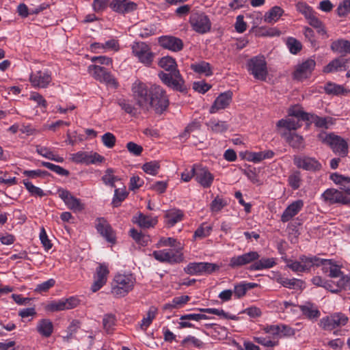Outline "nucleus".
I'll list each match as a JSON object with an SVG mask.
<instances>
[{
	"instance_id": "7c9ffc66",
	"label": "nucleus",
	"mask_w": 350,
	"mask_h": 350,
	"mask_svg": "<svg viewBox=\"0 0 350 350\" xmlns=\"http://www.w3.org/2000/svg\"><path fill=\"white\" fill-rule=\"evenodd\" d=\"M135 222L142 228H149L157 224V219L156 217H152L150 216L139 213L138 217H135Z\"/></svg>"
},
{
	"instance_id": "69168bd1",
	"label": "nucleus",
	"mask_w": 350,
	"mask_h": 350,
	"mask_svg": "<svg viewBox=\"0 0 350 350\" xmlns=\"http://www.w3.org/2000/svg\"><path fill=\"white\" fill-rule=\"evenodd\" d=\"M350 12V0H344L337 8V13L340 16H344Z\"/></svg>"
},
{
	"instance_id": "a19ab883",
	"label": "nucleus",
	"mask_w": 350,
	"mask_h": 350,
	"mask_svg": "<svg viewBox=\"0 0 350 350\" xmlns=\"http://www.w3.org/2000/svg\"><path fill=\"white\" fill-rule=\"evenodd\" d=\"M275 261L273 258H262L258 261L254 262L250 267V270H261L263 269H268L273 267Z\"/></svg>"
},
{
	"instance_id": "dca6fc26",
	"label": "nucleus",
	"mask_w": 350,
	"mask_h": 350,
	"mask_svg": "<svg viewBox=\"0 0 350 350\" xmlns=\"http://www.w3.org/2000/svg\"><path fill=\"white\" fill-rule=\"evenodd\" d=\"M316 66V62L312 59H308L297 66L293 77L298 81H302L310 77Z\"/></svg>"
},
{
	"instance_id": "c756f323",
	"label": "nucleus",
	"mask_w": 350,
	"mask_h": 350,
	"mask_svg": "<svg viewBox=\"0 0 350 350\" xmlns=\"http://www.w3.org/2000/svg\"><path fill=\"white\" fill-rule=\"evenodd\" d=\"M284 10L279 6H273L264 16V21L267 23H274L282 16Z\"/></svg>"
},
{
	"instance_id": "e2e57ef3",
	"label": "nucleus",
	"mask_w": 350,
	"mask_h": 350,
	"mask_svg": "<svg viewBox=\"0 0 350 350\" xmlns=\"http://www.w3.org/2000/svg\"><path fill=\"white\" fill-rule=\"evenodd\" d=\"M287 44L291 53L293 54L297 53L301 49V43L295 38H288Z\"/></svg>"
},
{
	"instance_id": "bb28decb",
	"label": "nucleus",
	"mask_w": 350,
	"mask_h": 350,
	"mask_svg": "<svg viewBox=\"0 0 350 350\" xmlns=\"http://www.w3.org/2000/svg\"><path fill=\"white\" fill-rule=\"evenodd\" d=\"M96 229L98 232L105 237L106 239L111 243H113L115 238L113 231L110 226L103 219H98V224H96Z\"/></svg>"
},
{
	"instance_id": "e433bc0d",
	"label": "nucleus",
	"mask_w": 350,
	"mask_h": 350,
	"mask_svg": "<svg viewBox=\"0 0 350 350\" xmlns=\"http://www.w3.org/2000/svg\"><path fill=\"white\" fill-rule=\"evenodd\" d=\"M191 68L198 74H205L206 76H211L213 74L211 65L206 62H200L192 64Z\"/></svg>"
},
{
	"instance_id": "6e6d98bb",
	"label": "nucleus",
	"mask_w": 350,
	"mask_h": 350,
	"mask_svg": "<svg viewBox=\"0 0 350 350\" xmlns=\"http://www.w3.org/2000/svg\"><path fill=\"white\" fill-rule=\"evenodd\" d=\"M227 205V202L224 199L217 196L210 205L211 211L213 213L219 212L224 206Z\"/></svg>"
},
{
	"instance_id": "aec40b11",
	"label": "nucleus",
	"mask_w": 350,
	"mask_h": 350,
	"mask_svg": "<svg viewBox=\"0 0 350 350\" xmlns=\"http://www.w3.org/2000/svg\"><path fill=\"white\" fill-rule=\"evenodd\" d=\"M109 273V271L107 265L104 263L99 264V266L96 269L95 280L91 287L92 292L95 293L98 291L105 284Z\"/></svg>"
},
{
	"instance_id": "39448f33",
	"label": "nucleus",
	"mask_w": 350,
	"mask_h": 350,
	"mask_svg": "<svg viewBox=\"0 0 350 350\" xmlns=\"http://www.w3.org/2000/svg\"><path fill=\"white\" fill-rule=\"evenodd\" d=\"M249 70L255 79L265 81L268 75L267 63L263 56L252 58L248 63Z\"/></svg>"
},
{
	"instance_id": "423d86ee",
	"label": "nucleus",
	"mask_w": 350,
	"mask_h": 350,
	"mask_svg": "<svg viewBox=\"0 0 350 350\" xmlns=\"http://www.w3.org/2000/svg\"><path fill=\"white\" fill-rule=\"evenodd\" d=\"M132 52L141 63L146 66H150L152 64L154 53L146 43L143 42H134L132 45Z\"/></svg>"
},
{
	"instance_id": "6ab92c4d",
	"label": "nucleus",
	"mask_w": 350,
	"mask_h": 350,
	"mask_svg": "<svg viewBox=\"0 0 350 350\" xmlns=\"http://www.w3.org/2000/svg\"><path fill=\"white\" fill-rule=\"evenodd\" d=\"M232 100V92L227 91L220 94L215 100L213 104L210 108L211 113H215L218 111L227 108Z\"/></svg>"
},
{
	"instance_id": "ea45409f",
	"label": "nucleus",
	"mask_w": 350,
	"mask_h": 350,
	"mask_svg": "<svg viewBox=\"0 0 350 350\" xmlns=\"http://www.w3.org/2000/svg\"><path fill=\"white\" fill-rule=\"evenodd\" d=\"M267 333L272 334L273 335L284 333V335H291L293 331L291 328L285 325H269L265 328Z\"/></svg>"
},
{
	"instance_id": "7ed1b4c3",
	"label": "nucleus",
	"mask_w": 350,
	"mask_h": 350,
	"mask_svg": "<svg viewBox=\"0 0 350 350\" xmlns=\"http://www.w3.org/2000/svg\"><path fill=\"white\" fill-rule=\"evenodd\" d=\"M135 282L132 275H116L111 282V293L116 297H124L133 290Z\"/></svg>"
},
{
	"instance_id": "13d9d810",
	"label": "nucleus",
	"mask_w": 350,
	"mask_h": 350,
	"mask_svg": "<svg viewBox=\"0 0 350 350\" xmlns=\"http://www.w3.org/2000/svg\"><path fill=\"white\" fill-rule=\"evenodd\" d=\"M42 165L62 176H68L69 172L63 167L49 162L42 161Z\"/></svg>"
},
{
	"instance_id": "774afa93",
	"label": "nucleus",
	"mask_w": 350,
	"mask_h": 350,
	"mask_svg": "<svg viewBox=\"0 0 350 350\" xmlns=\"http://www.w3.org/2000/svg\"><path fill=\"white\" fill-rule=\"evenodd\" d=\"M300 182L301 178L299 172H295L288 177V183L290 186L294 189H297L299 187Z\"/></svg>"
},
{
	"instance_id": "4c0bfd02",
	"label": "nucleus",
	"mask_w": 350,
	"mask_h": 350,
	"mask_svg": "<svg viewBox=\"0 0 350 350\" xmlns=\"http://www.w3.org/2000/svg\"><path fill=\"white\" fill-rule=\"evenodd\" d=\"M183 217V213L178 209L170 210L165 214L166 222L171 226L181 221Z\"/></svg>"
},
{
	"instance_id": "a18cd8bd",
	"label": "nucleus",
	"mask_w": 350,
	"mask_h": 350,
	"mask_svg": "<svg viewBox=\"0 0 350 350\" xmlns=\"http://www.w3.org/2000/svg\"><path fill=\"white\" fill-rule=\"evenodd\" d=\"M189 299L190 297L188 295H182L180 297H174L171 303L166 304L165 305H164L163 309L167 310L179 308L183 304H186L187 301H189Z\"/></svg>"
},
{
	"instance_id": "cd10ccee",
	"label": "nucleus",
	"mask_w": 350,
	"mask_h": 350,
	"mask_svg": "<svg viewBox=\"0 0 350 350\" xmlns=\"http://www.w3.org/2000/svg\"><path fill=\"white\" fill-rule=\"evenodd\" d=\"M37 331L44 337H49L53 332V325L51 320L43 319L39 321L36 327Z\"/></svg>"
},
{
	"instance_id": "4be33fe9",
	"label": "nucleus",
	"mask_w": 350,
	"mask_h": 350,
	"mask_svg": "<svg viewBox=\"0 0 350 350\" xmlns=\"http://www.w3.org/2000/svg\"><path fill=\"white\" fill-rule=\"evenodd\" d=\"M159 43L162 47L174 52L180 51L183 48L182 40L174 36H161L159 39Z\"/></svg>"
},
{
	"instance_id": "4468645a",
	"label": "nucleus",
	"mask_w": 350,
	"mask_h": 350,
	"mask_svg": "<svg viewBox=\"0 0 350 350\" xmlns=\"http://www.w3.org/2000/svg\"><path fill=\"white\" fill-rule=\"evenodd\" d=\"M88 70L96 80L116 86V79L104 67L98 65H90L88 67Z\"/></svg>"
},
{
	"instance_id": "603ef678",
	"label": "nucleus",
	"mask_w": 350,
	"mask_h": 350,
	"mask_svg": "<svg viewBox=\"0 0 350 350\" xmlns=\"http://www.w3.org/2000/svg\"><path fill=\"white\" fill-rule=\"evenodd\" d=\"M279 282L286 288H301L304 284V282L301 280L293 278L288 279L282 278L279 280Z\"/></svg>"
},
{
	"instance_id": "a878e982",
	"label": "nucleus",
	"mask_w": 350,
	"mask_h": 350,
	"mask_svg": "<svg viewBox=\"0 0 350 350\" xmlns=\"http://www.w3.org/2000/svg\"><path fill=\"white\" fill-rule=\"evenodd\" d=\"M347 59L344 57H338L333 59L327 66H325L323 72L325 73H330L347 69Z\"/></svg>"
},
{
	"instance_id": "052dcab7",
	"label": "nucleus",
	"mask_w": 350,
	"mask_h": 350,
	"mask_svg": "<svg viewBox=\"0 0 350 350\" xmlns=\"http://www.w3.org/2000/svg\"><path fill=\"white\" fill-rule=\"evenodd\" d=\"M116 139L111 133H106L102 136V142L108 148H112L116 144Z\"/></svg>"
},
{
	"instance_id": "72a5a7b5",
	"label": "nucleus",
	"mask_w": 350,
	"mask_h": 350,
	"mask_svg": "<svg viewBox=\"0 0 350 350\" xmlns=\"http://www.w3.org/2000/svg\"><path fill=\"white\" fill-rule=\"evenodd\" d=\"M299 260L302 265L304 272L309 271L310 268L313 266H319V258L317 256H301L299 257Z\"/></svg>"
},
{
	"instance_id": "20e7f679",
	"label": "nucleus",
	"mask_w": 350,
	"mask_h": 350,
	"mask_svg": "<svg viewBox=\"0 0 350 350\" xmlns=\"http://www.w3.org/2000/svg\"><path fill=\"white\" fill-rule=\"evenodd\" d=\"M296 7L298 12L304 16L309 25L315 28L320 35L327 38V31L325 27L318 18L312 8L303 2H299Z\"/></svg>"
},
{
	"instance_id": "3c124183",
	"label": "nucleus",
	"mask_w": 350,
	"mask_h": 350,
	"mask_svg": "<svg viewBox=\"0 0 350 350\" xmlns=\"http://www.w3.org/2000/svg\"><path fill=\"white\" fill-rule=\"evenodd\" d=\"M116 318L113 314H107L104 316L103 319V325L104 329L109 333L113 329L116 325Z\"/></svg>"
},
{
	"instance_id": "de8ad7c7",
	"label": "nucleus",
	"mask_w": 350,
	"mask_h": 350,
	"mask_svg": "<svg viewBox=\"0 0 350 350\" xmlns=\"http://www.w3.org/2000/svg\"><path fill=\"white\" fill-rule=\"evenodd\" d=\"M198 310L202 312L215 314L219 317H222L224 319H229L232 320L238 319V317H236L235 315H229L223 310H219L217 308H198Z\"/></svg>"
},
{
	"instance_id": "49530a36",
	"label": "nucleus",
	"mask_w": 350,
	"mask_h": 350,
	"mask_svg": "<svg viewBox=\"0 0 350 350\" xmlns=\"http://www.w3.org/2000/svg\"><path fill=\"white\" fill-rule=\"evenodd\" d=\"M157 313V308L151 306L146 314V317H144L140 325V327L143 330H146L148 326L151 324L152 320L155 318L156 314Z\"/></svg>"
},
{
	"instance_id": "0eeeda50",
	"label": "nucleus",
	"mask_w": 350,
	"mask_h": 350,
	"mask_svg": "<svg viewBox=\"0 0 350 350\" xmlns=\"http://www.w3.org/2000/svg\"><path fill=\"white\" fill-rule=\"evenodd\" d=\"M220 266L215 263L211 262H190L184 269L185 271L189 275L211 274L218 271Z\"/></svg>"
},
{
	"instance_id": "c9c22d12",
	"label": "nucleus",
	"mask_w": 350,
	"mask_h": 350,
	"mask_svg": "<svg viewBox=\"0 0 350 350\" xmlns=\"http://www.w3.org/2000/svg\"><path fill=\"white\" fill-rule=\"evenodd\" d=\"M332 51L340 53H350V41L346 40H338L331 44Z\"/></svg>"
},
{
	"instance_id": "473e14b6",
	"label": "nucleus",
	"mask_w": 350,
	"mask_h": 350,
	"mask_svg": "<svg viewBox=\"0 0 350 350\" xmlns=\"http://www.w3.org/2000/svg\"><path fill=\"white\" fill-rule=\"evenodd\" d=\"M36 152L41 156L56 161L59 163H62L64 161V159L59 155H57L53 153L49 148L44 146H41L40 145L36 146Z\"/></svg>"
},
{
	"instance_id": "5701e85b",
	"label": "nucleus",
	"mask_w": 350,
	"mask_h": 350,
	"mask_svg": "<svg viewBox=\"0 0 350 350\" xmlns=\"http://www.w3.org/2000/svg\"><path fill=\"white\" fill-rule=\"evenodd\" d=\"M112 9L121 14L129 13L137 9V4L129 0H113L111 3Z\"/></svg>"
},
{
	"instance_id": "1a4fd4ad",
	"label": "nucleus",
	"mask_w": 350,
	"mask_h": 350,
	"mask_svg": "<svg viewBox=\"0 0 350 350\" xmlns=\"http://www.w3.org/2000/svg\"><path fill=\"white\" fill-rule=\"evenodd\" d=\"M348 320V317L344 314L335 313L321 319L319 325L323 329L331 331L337 327L345 325Z\"/></svg>"
},
{
	"instance_id": "bf43d9fd",
	"label": "nucleus",
	"mask_w": 350,
	"mask_h": 350,
	"mask_svg": "<svg viewBox=\"0 0 350 350\" xmlns=\"http://www.w3.org/2000/svg\"><path fill=\"white\" fill-rule=\"evenodd\" d=\"M212 230L211 226L202 224L195 232L194 237L204 238L208 236Z\"/></svg>"
},
{
	"instance_id": "680f3d73",
	"label": "nucleus",
	"mask_w": 350,
	"mask_h": 350,
	"mask_svg": "<svg viewBox=\"0 0 350 350\" xmlns=\"http://www.w3.org/2000/svg\"><path fill=\"white\" fill-rule=\"evenodd\" d=\"M23 183L26 189L31 193V195L42 197L44 195V191L39 187L34 186L27 180H24Z\"/></svg>"
},
{
	"instance_id": "338daca9",
	"label": "nucleus",
	"mask_w": 350,
	"mask_h": 350,
	"mask_svg": "<svg viewBox=\"0 0 350 350\" xmlns=\"http://www.w3.org/2000/svg\"><path fill=\"white\" fill-rule=\"evenodd\" d=\"M126 148L130 153L135 156L140 155L143 151V148L142 146L138 145L133 142L127 143Z\"/></svg>"
},
{
	"instance_id": "c03bdc74",
	"label": "nucleus",
	"mask_w": 350,
	"mask_h": 350,
	"mask_svg": "<svg viewBox=\"0 0 350 350\" xmlns=\"http://www.w3.org/2000/svg\"><path fill=\"white\" fill-rule=\"evenodd\" d=\"M288 113L289 116L301 118L303 120H310V114L304 112L299 105H295L290 107Z\"/></svg>"
},
{
	"instance_id": "9d476101",
	"label": "nucleus",
	"mask_w": 350,
	"mask_h": 350,
	"mask_svg": "<svg viewBox=\"0 0 350 350\" xmlns=\"http://www.w3.org/2000/svg\"><path fill=\"white\" fill-rule=\"evenodd\" d=\"M190 24L194 31L199 33H205L210 31L211 23L204 13H194L190 17Z\"/></svg>"
},
{
	"instance_id": "a211bd4d",
	"label": "nucleus",
	"mask_w": 350,
	"mask_h": 350,
	"mask_svg": "<svg viewBox=\"0 0 350 350\" xmlns=\"http://www.w3.org/2000/svg\"><path fill=\"white\" fill-rule=\"evenodd\" d=\"M293 162L298 168L308 171H317L321 168V164L313 157L295 156Z\"/></svg>"
},
{
	"instance_id": "f3484780",
	"label": "nucleus",
	"mask_w": 350,
	"mask_h": 350,
	"mask_svg": "<svg viewBox=\"0 0 350 350\" xmlns=\"http://www.w3.org/2000/svg\"><path fill=\"white\" fill-rule=\"evenodd\" d=\"M258 252L252 251L242 255L235 256L230 259L228 266L231 269H237L243 265L250 264L259 258Z\"/></svg>"
},
{
	"instance_id": "f03ea898",
	"label": "nucleus",
	"mask_w": 350,
	"mask_h": 350,
	"mask_svg": "<svg viewBox=\"0 0 350 350\" xmlns=\"http://www.w3.org/2000/svg\"><path fill=\"white\" fill-rule=\"evenodd\" d=\"M159 65L169 73L161 72L159 74L161 80L168 87L174 90L184 92L186 88L185 87V81L181 77L180 72L176 69L177 64L174 59L170 56H165L160 59Z\"/></svg>"
},
{
	"instance_id": "f257e3e1",
	"label": "nucleus",
	"mask_w": 350,
	"mask_h": 350,
	"mask_svg": "<svg viewBox=\"0 0 350 350\" xmlns=\"http://www.w3.org/2000/svg\"><path fill=\"white\" fill-rule=\"evenodd\" d=\"M132 92L135 105L144 112L153 110L161 114L169 105L165 91L159 85H152L149 89L145 83L136 81L133 84Z\"/></svg>"
},
{
	"instance_id": "6e6552de",
	"label": "nucleus",
	"mask_w": 350,
	"mask_h": 350,
	"mask_svg": "<svg viewBox=\"0 0 350 350\" xmlns=\"http://www.w3.org/2000/svg\"><path fill=\"white\" fill-rule=\"evenodd\" d=\"M180 249L179 247L176 250L167 249L154 251L152 256L161 262L177 263L181 262L183 259V254L180 252Z\"/></svg>"
},
{
	"instance_id": "393cba45",
	"label": "nucleus",
	"mask_w": 350,
	"mask_h": 350,
	"mask_svg": "<svg viewBox=\"0 0 350 350\" xmlns=\"http://www.w3.org/2000/svg\"><path fill=\"white\" fill-rule=\"evenodd\" d=\"M304 206L302 200H299L291 203L283 212L281 216V221L284 223L291 220L296 215Z\"/></svg>"
},
{
	"instance_id": "c85d7f7f",
	"label": "nucleus",
	"mask_w": 350,
	"mask_h": 350,
	"mask_svg": "<svg viewBox=\"0 0 350 350\" xmlns=\"http://www.w3.org/2000/svg\"><path fill=\"white\" fill-rule=\"evenodd\" d=\"M282 136L285 137L286 142L293 148L300 149L304 147V139L301 135L289 132L283 133Z\"/></svg>"
},
{
	"instance_id": "09e8293b",
	"label": "nucleus",
	"mask_w": 350,
	"mask_h": 350,
	"mask_svg": "<svg viewBox=\"0 0 350 350\" xmlns=\"http://www.w3.org/2000/svg\"><path fill=\"white\" fill-rule=\"evenodd\" d=\"M118 104L122 109L129 114L135 116L137 113V108L133 105L129 100L119 99Z\"/></svg>"
},
{
	"instance_id": "0e129e2a",
	"label": "nucleus",
	"mask_w": 350,
	"mask_h": 350,
	"mask_svg": "<svg viewBox=\"0 0 350 350\" xmlns=\"http://www.w3.org/2000/svg\"><path fill=\"white\" fill-rule=\"evenodd\" d=\"M55 280L53 279H49L46 282H42L37 285L35 291L38 293H42L47 291L50 288L55 285Z\"/></svg>"
},
{
	"instance_id": "2f4dec72",
	"label": "nucleus",
	"mask_w": 350,
	"mask_h": 350,
	"mask_svg": "<svg viewBox=\"0 0 350 350\" xmlns=\"http://www.w3.org/2000/svg\"><path fill=\"white\" fill-rule=\"evenodd\" d=\"M303 314L310 319H317L320 316V312L317 308L311 303H306L299 306Z\"/></svg>"
},
{
	"instance_id": "79ce46f5",
	"label": "nucleus",
	"mask_w": 350,
	"mask_h": 350,
	"mask_svg": "<svg viewBox=\"0 0 350 350\" xmlns=\"http://www.w3.org/2000/svg\"><path fill=\"white\" fill-rule=\"evenodd\" d=\"M277 126L284 127L288 130H296L301 126L299 120L293 118L282 119L277 123Z\"/></svg>"
},
{
	"instance_id": "864d4df0",
	"label": "nucleus",
	"mask_w": 350,
	"mask_h": 350,
	"mask_svg": "<svg viewBox=\"0 0 350 350\" xmlns=\"http://www.w3.org/2000/svg\"><path fill=\"white\" fill-rule=\"evenodd\" d=\"M131 237L139 245H144L149 241V237L143 234L141 232L133 228L130 230Z\"/></svg>"
},
{
	"instance_id": "8fccbe9b",
	"label": "nucleus",
	"mask_w": 350,
	"mask_h": 350,
	"mask_svg": "<svg viewBox=\"0 0 350 350\" xmlns=\"http://www.w3.org/2000/svg\"><path fill=\"white\" fill-rule=\"evenodd\" d=\"M160 168V163L158 161H152L144 163L142 166V170L150 175L155 176L157 174Z\"/></svg>"
},
{
	"instance_id": "412c9836",
	"label": "nucleus",
	"mask_w": 350,
	"mask_h": 350,
	"mask_svg": "<svg viewBox=\"0 0 350 350\" xmlns=\"http://www.w3.org/2000/svg\"><path fill=\"white\" fill-rule=\"evenodd\" d=\"M195 178L196 181L204 188L210 187L214 180V176L206 167L198 165H196Z\"/></svg>"
},
{
	"instance_id": "4d7b16f0",
	"label": "nucleus",
	"mask_w": 350,
	"mask_h": 350,
	"mask_svg": "<svg viewBox=\"0 0 350 350\" xmlns=\"http://www.w3.org/2000/svg\"><path fill=\"white\" fill-rule=\"evenodd\" d=\"M128 193L125 188L116 189L114 191V196L112 203L114 206H118L121 202H122L127 196Z\"/></svg>"
},
{
	"instance_id": "5fc2aeb1",
	"label": "nucleus",
	"mask_w": 350,
	"mask_h": 350,
	"mask_svg": "<svg viewBox=\"0 0 350 350\" xmlns=\"http://www.w3.org/2000/svg\"><path fill=\"white\" fill-rule=\"evenodd\" d=\"M103 181L105 185H110L112 187H115V182L119 180L118 176L113 175V170L111 168H108L105 171V175L102 178Z\"/></svg>"
},
{
	"instance_id": "f704fd0d",
	"label": "nucleus",
	"mask_w": 350,
	"mask_h": 350,
	"mask_svg": "<svg viewBox=\"0 0 350 350\" xmlns=\"http://www.w3.org/2000/svg\"><path fill=\"white\" fill-rule=\"evenodd\" d=\"M206 126L212 132L216 133H222L228 129V125L226 122L217 120H211L206 123Z\"/></svg>"
},
{
	"instance_id": "ddd939ff",
	"label": "nucleus",
	"mask_w": 350,
	"mask_h": 350,
	"mask_svg": "<svg viewBox=\"0 0 350 350\" xmlns=\"http://www.w3.org/2000/svg\"><path fill=\"white\" fill-rule=\"evenodd\" d=\"M325 143L339 155L344 157L347 153L348 146L345 139L332 134L327 135L323 139Z\"/></svg>"
},
{
	"instance_id": "37998d69",
	"label": "nucleus",
	"mask_w": 350,
	"mask_h": 350,
	"mask_svg": "<svg viewBox=\"0 0 350 350\" xmlns=\"http://www.w3.org/2000/svg\"><path fill=\"white\" fill-rule=\"evenodd\" d=\"M273 156V152L271 150L259 152H250L248 154V160L254 163H258L265 159H271Z\"/></svg>"
},
{
	"instance_id": "58836bf2",
	"label": "nucleus",
	"mask_w": 350,
	"mask_h": 350,
	"mask_svg": "<svg viewBox=\"0 0 350 350\" xmlns=\"http://www.w3.org/2000/svg\"><path fill=\"white\" fill-rule=\"evenodd\" d=\"M324 89L327 94L332 95L347 94L349 92L342 85L330 82L325 85Z\"/></svg>"
},
{
	"instance_id": "b1692460",
	"label": "nucleus",
	"mask_w": 350,
	"mask_h": 350,
	"mask_svg": "<svg viewBox=\"0 0 350 350\" xmlns=\"http://www.w3.org/2000/svg\"><path fill=\"white\" fill-rule=\"evenodd\" d=\"M51 81V75L46 72L41 70L31 74L30 76V81L34 87L44 88Z\"/></svg>"
},
{
	"instance_id": "f8f14e48",
	"label": "nucleus",
	"mask_w": 350,
	"mask_h": 350,
	"mask_svg": "<svg viewBox=\"0 0 350 350\" xmlns=\"http://www.w3.org/2000/svg\"><path fill=\"white\" fill-rule=\"evenodd\" d=\"M349 196L346 193V189L344 191H338L334 189H328L322 194L323 200L329 204L342 203L347 204L350 203V199L348 198Z\"/></svg>"
},
{
	"instance_id": "9b49d317",
	"label": "nucleus",
	"mask_w": 350,
	"mask_h": 350,
	"mask_svg": "<svg viewBox=\"0 0 350 350\" xmlns=\"http://www.w3.org/2000/svg\"><path fill=\"white\" fill-rule=\"evenodd\" d=\"M57 193L59 197L64 201L67 207L73 212H81L85 208V205L81 200L72 196L69 191L59 189Z\"/></svg>"
},
{
	"instance_id": "2eb2a0df",
	"label": "nucleus",
	"mask_w": 350,
	"mask_h": 350,
	"mask_svg": "<svg viewBox=\"0 0 350 350\" xmlns=\"http://www.w3.org/2000/svg\"><path fill=\"white\" fill-rule=\"evenodd\" d=\"M104 158L96 152L79 151L70 154V160L77 163L87 165L102 162Z\"/></svg>"
}]
</instances>
